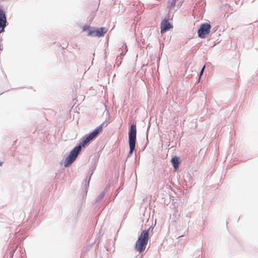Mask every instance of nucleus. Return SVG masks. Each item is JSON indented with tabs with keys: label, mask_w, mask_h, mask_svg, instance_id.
I'll use <instances>...</instances> for the list:
<instances>
[{
	"label": "nucleus",
	"mask_w": 258,
	"mask_h": 258,
	"mask_svg": "<svg viewBox=\"0 0 258 258\" xmlns=\"http://www.w3.org/2000/svg\"><path fill=\"white\" fill-rule=\"evenodd\" d=\"M103 124L104 123H101L92 132L85 135L82 138L79 144L71 151L69 154L64 160V166L65 167H69L76 160L82 148L84 147L91 141L98 137L99 133L102 131Z\"/></svg>",
	"instance_id": "obj_1"
},
{
	"label": "nucleus",
	"mask_w": 258,
	"mask_h": 258,
	"mask_svg": "<svg viewBox=\"0 0 258 258\" xmlns=\"http://www.w3.org/2000/svg\"><path fill=\"white\" fill-rule=\"evenodd\" d=\"M153 229L154 227L152 225L148 229L143 230L138 236L134 248L139 253H141L145 250L150 239V233H152Z\"/></svg>",
	"instance_id": "obj_2"
},
{
	"label": "nucleus",
	"mask_w": 258,
	"mask_h": 258,
	"mask_svg": "<svg viewBox=\"0 0 258 258\" xmlns=\"http://www.w3.org/2000/svg\"><path fill=\"white\" fill-rule=\"evenodd\" d=\"M211 25L210 23L201 24L197 31L198 36L201 38H206L210 33Z\"/></svg>",
	"instance_id": "obj_3"
},
{
	"label": "nucleus",
	"mask_w": 258,
	"mask_h": 258,
	"mask_svg": "<svg viewBox=\"0 0 258 258\" xmlns=\"http://www.w3.org/2000/svg\"><path fill=\"white\" fill-rule=\"evenodd\" d=\"M8 25L6 12L3 8L0 7V34L5 31V28Z\"/></svg>",
	"instance_id": "obj_4"
},
{
	"label": "nucleus",
	"mask_w": 258,
	"mask_h": 258,
	"mask_svg": "<svg viewBox=\"0 0 258 258\" xmlns=\"http://www.w3.org/2000/svg\"><path fill=\"white\" fill-rule=\"evenodd\" d=\"M128 143H136L137 138V127L136 123H132L130 126L128 128Z\"/></svg>",
	"instance_id": "obj_5"
},
{
	"label": "nucleus",
	"mask_w": 258,
	"mask_h": 258,
	"mask_svg": "<svg viewBox=\"0 0 258 258\" xmlns=\"http://www.w3.org/2000/svg\"><path fill=\"white\" fill-rule=\"evenodd\" d=\"M173 28L172 24L166 19H163L160 24V32L161 34L164 33Z\"/></svg>",
	"instance_id": "obj_6"
},
{
	"label": "nucleus",
	"mask_w": 258,
	"mask_h": 258,
	"mask_svg": "<svg viewBox=\"0 0 258 258\" xmlns=\"http://www.w3.org/2000/svg\"><path fill=\"white\" fill-rule=\"evenodd\" d=\"M95 169V164H93L90 167L89 170L86 175V178L85 183H84V186L85 188L86 191H87V189L89 186L90 180L91 179V177L92 175H93V174L94 173V171Z\"/></svg>",
	"instance_id": "obj_7"
},
{
	"label": "nucleus",
	"mask_w": 258,
	"mask_h": 258,
	"mask_svg": "<svg viewBox=\"0 0 258 258\" xmlns=\"http://www.w3.org/2000/svg\"><path fill=\"white\" fill-rule=\"evenodd\" d=\"M82 30L83 31H87V35L89 36L96 37L95 35L96 27L85 25L83 27Z\"/></svg>",
	"instance_id": "obj_8"
},
{
	"label": "nucleus",
	"mask_w": 258,
	"mask_h": 258,
	"mask_svg": "<svg viewBox=\"0 0 258 258\" xmlns=\"http://www.w3.org/2000/svg\"><path fill=\"white\" fill-rule=\"evenodd\" d=\"M107 30L105 27L96 28L95 35L96 37H100L104 35Z\"/></svg>",
	"instance_id": "obj_9"
},
{
	"label": "nucleus",
	"mask_w": 258,
	"mask_h": 258,
	"mask_svg": "<svg viewBox=\"0 0 258 258\" xmlns=\"http://www.w3.org/2000/svg\"><path fill=\"white\" fill-rule=\"evenodd\" d=\"M171 163L174 169L178 168L180 163V158L176 156H173L171 159Z\"/></svg>",
	"instance_id": "obj_10"
},
{
	"label": "nucleus",
	"mask_w": 258,
	"mask_h": 258,
	"mask_svg": "<svg viewBox=\"0 0 258 258\" xmlns=\"http://www.w3.org/2000/svg\"><path fill=\"white\" fill-rule=\"evenodd\" d=\"M17 248V245H15L14 244L13 246H10L9 247V258H13L14 255V253L16 251V250Z\"/></svg>",
	"instance_id": "obj_11"
},
{
	"label": "nucleus",
	"mask_w": 258,
	"mask_h": 258,
	"mask_svg": "<svg viewBox=\"0 0 258 258\" xmlns=\"http://www.w3.org/2000/svg\"><path fill=\"white\" fill-rule=\"evenodd\" d=\"M184 179L186 182H188L189 185L194 184V181L193 178L191 174L187 173L185 176H184Z\"/></svg>",
	"instance_id": "obj_12"
},
{
	"label": "nucleus",
	"mask_w": 258,
	"mask_h": 258,
	"mask_svg": "<svg viewBox=\"0 0 258 258\" xmlns=\"http://www.w3.org/2000/svg\"><path fill=\"white\" fill-rule=\"evenodd\" d=\"M128 146L130 149V151L127 155V158L131 156L133 154L134 151L135 150V144L134 143H128Z\"/></svg>",
	"instance_id": "obj_13"
},
{
	"label": "nucleus",
	"mask_w": 258,
	"mask_h": 258,
	"mask_svg": "<svg viewBox=\"0 0 258 258\" xmlns=\"http://www.w3.org/2000/svg\"><path fill=\"white\" fill-rule=\"evenodd\" d=\"M122 47H124V51L122 50V51L120 53V55H121V56L119 58V56H118L116 58L117 60H118V59H121L122 58L121 57L124 56L127 51V45L125 44H123Z\"/></svg>",
	"instance_id": "obj_14"
},
{
	"label": "nucleus",
	"mask_w": 258,
	"mask_h": 258,
	"mask_svg": "<svg viewBox=\"0 0 258 258\" xmlns=\"http://www.w3.org/2000/svg\"><path fill=\"white\" fill-rule=\"evenodd\" d=\"M177 0H171L169 1L167 4V8L170 10L172 7H174L175 6L176 2Z\"/></svg>",
	"instance_id": "obj_15"
},
{
	"label": "nucleus",
	"mask_w": 258,
	"mask_h": 258,
	"mask_svg": "<svg viewBox=\"0 0 258 258\" xmlns=\"http://www.w3.org/2000/svg\"><path fill=\"white\" fill-rule=\"evenodd\" d=\"M104 192H101L96 200V202H100L105 196Z\"/></svg>",
	"instance_id": "obj_16"
},
{
	"label": "nucleus",
	"mask_w": 258,
	"mask_h": 258,
	"mask_svg": "<svg viewBox=\"0 0 258 258\" xmlns=\"http://www.w3.org/2000/svg\"><path fill=\"white\" fill-rule=\"evenodd\" d=\"M205 68H206V66L204 65L203 68H202L200 72V74H199V79H200L202 77V75H203V73L204 72V71H205Z\"/></svg>",
	"instance_id": "obj_17"
},
{
	"label": "nucleus",
	"mask_w": 258,
	"mask_h": 258,
	"mask_svg": "<svg viewBox=\"0 0 258 258\" xmlns=\"http://www.w3.org/2000/svg\"><path fill=\"white\" fill-rule=\"evenodd\" d=\"M109 188H110L109 185L106 186L104 188L103 191H102V192H104V194H105V193L109 190Z\"/></svg>",
	"instance_id": "obj_18"
},
{
	"label": "nucleus",
	"mask_w": 258,
	"mask_h": 258,
	"mask_svg": "<svg viewBox=\"0 0 258 258\" xmlns=\"http://www.w3.org/2000/svg\"><path fill=\"white\" fill-rule=\"evenodd\" d=\"M3 164V162L2 161H0V166H2Z\"/></svg>",
	"instance_id": "obj_19"
},
{
	"label": "nucleus",
	"mask_w": 258,
	"mask_h": 258,
	"mask_svg": "<svg viewBox=\"0 0 258 258\" xmlns=\"http://www.w3.org/2000/svg\"><path fill=\"white\" fill-rule=\"evenodd\" d=\"M200 254H199V255L198 256V257H197V258H200ZM196 258H197V257H196Z\"/></svg>",
	"instance_id": "obj_20"
},
{
	"label": "nucleus",
	"mask_w": 258,
	"mask_h": 258,
	"mask_svg": "<svg viewBox=\"0 0 258 258\" xmlns=\"http://www.w3.org/2000/svg\"><path fill=\"white\" fill-rule=\"evenodd\" d=\"M94 60V58H92V63H93V60Z\"/></svg>",
	"instance_id": "obj_21"
}]
</instances>
